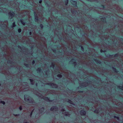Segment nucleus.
<instances>
[{
	"mask_svg": "<svg viewBox=\"0 0 123 123\" xmlns=\"http://www.w3.org/2000/svg\"><path fill=\"white\" fill-rule=\"evenodd\" d=\"M14 13L12 12H11L9 13V14L10 16H11V17H12L14 16Z\"/></svg>",
	"mask_w": 123,
	"mask_h": 123,
	"instance_id": "f257e3e1",
	"label": "nucleus"
},
{
	"mask_svg": "<svg viewBox=\"0 0 123 123\" xmlns=\"http://www.w3.org/2000/svg\"><path fill=\"white\" fill-rule=\"evenodd\" d=\"M57 109V108L56 107H53L50 108V110L51 111H52L54 110L55 111H56Z\"/></svg>",
	"mask_w": 123,
	"mask_h": 123,
	"instance_id": "f03ea898",
	"label": "nucleus"
},
{
	"mask_svg": "<svg viewBox=\"0 0 123 123\" xmlns=\"http://www.w3.org/2000/svg\"><path fill=\"white\" fill-rule=\"evenodd\" d=\"M80 114L82 115H84L86 114V112L83 110L81 111L80 112Z\"/></svg>",
	"mask_w": 123,
	"mask_h": 123,
	"instance_id": "7ed1b4c3",
	"label": "nucleus"
},
{
	"mask_svg": "<svg viewBox=\"0 0 123 123\" xmlns=\"http://www.w3.org/2000/svg\"><path fill=\"white\" fill-rule=\"evenodd\" d=\"M50 85L52 86L53 87L56 88L57 87V85L54 84L53 83H51Z\"/></svg>",
	"mask_w": 123,
	"mask_h": 123,
	"instance_id": "20e7f679",
	"label": "nucleus"
},
{
	"mask_svg": "<svg viewBox=\"0 0 123 123\" xmlns=\"http://www.w3.org/2000/svg\"><path fill=\"white\" fill-rule=\"evenodd\" d=\"M63 114H64L65 116H69V114L68 112H66L64 113H63Z\"/></svg>",
	"mask_w": 123,
	"mask_h": 123,
	"instance_id": "39448f33",
	"label": "nucleus"
},
{
	"mask_svg": "<svg viewBox=\"0 0 123 123\" xmlns=\"http://www.w3.org/2000/svg\"><path fill=\"white\" fill-rule=\"evenodd\" d=\"M27 96L26 95V96H24V97H25V98H24L25 100L26 101L27 100V101H28V100H29V98H28V99H26V98Z\"/></svg>",
	"mask_w": 123,
	"mask_h": 123,
	"instance_id": "423d86ee",
	"label": "nucleus"
},
{
	"mask_svg": "<svg viewBox=\"0 0 123 123\" xmlns=\"http://www.w3.org/2000/svg\"><path fill=\"white\" fill-rule=\"evenodd\" d=\"M44 99L47 101H49V99L47 97H45L44 98Z\"/></svg>",
	"mask_w": 123,
	"mask_h": 123,
	"instance_id": "0eeeda50",
	"label": "nucleus"
},
{
	"mask_svg": "<svg viewBox=\"0 0 123 123\" xmlns=\"http://www.w3.org/2000/svg\"><path fill=\"white\" fill-rule=\"evenodd\" d=\"M118 88H119L120 89H121L122 90H123V86H119L118 87Z\"/></svg>",
	"mask_w": 123,
	"mask_h": 123,
	"instance_id": "6e6552de",
	"label": "nucleus"
},
{
	"mask_svg": "<svg viewBox=\"0 0 123 123\" xmlns=\"http://www.w3.org/2000/svg\"><path fill=\"white\" fill-rule=\"evenodd\" d=\"M21 22L22 23V24L24 25H25V23L23 22V21L22 20H21Z\"/></svg>",
	"mask_w": 123,
	"mask_h": 123,
	"instance_id": "1a4fd4ad",
	"label": "nucleus"
},
{
	"mask_svg": "<svg viewBox=\"0 0 123 123\" xmlns=\"http://www.w3.org/2000/svg\"><path fill=\"white\" fill-rule=\"evenodd\" d=\"M41 71V69L40 68H38L37 69V71L40 72Z\"/></svg>",
	"mask_w": 123,
	"mask_h": 123,
	"instance_id": "9d476101",
	"label": "nucleus"
},
{
	"mask_svg": "<svg viewBox=\"0 0 123 123\" xmlns=\"http://www.w3.org/2000/svg\"><path fill=\"white\" fill-rule=\"evenodd\" d=\"M57 77L60 78L62 76V75L61 74H58L57 75Z\"/></svg>",
	"mask_w": 123,
	"mask_h": 123,
	"instance_id": "9b49d317",
	"label": "nucleus"
},
{
	"mask_svg": "<svg viewBox=\"0 0 123 123\" xmlns=\"http://www.w3.org/2000/svg\"><path fill=\"white\" fill-rule=\"evenodd\" d=\"M0 103H2L3 105H4L5 104V102L3 101H1Z\"/></svg>",
	"mask_w": 123,
	"mask_h": 123,
	"instance_id": "f8f14e48",
	"label": "nucleus"
},
{
	"mask_svg": "<svg viewBox=\"0 0 123 123\" xmlns=\"http://www.w3.org/2000/svg\"><path fill=\"white\" fill-rule=\"evenodd\" d=\"M18 32H20L21 31V30L20 29H19L18 30Z\"/></svg>",
	"mask_w": 123,
	"mask_h": 123,
	"instance_id": "ddd939ff",
	"label": "nucleus"
},
{
	"mask_svg": "<svg viewBox=\"0 0 123 123\" xmlns=\"http://www.w3.org/2000/svg\"><path fill=\"white\" fill-rule=\"evenodd\" d=\"M15 26V23L14 22H13V27H14Z\"/></svg>",
	"mask_w": 123,
	"mask_h": 123,
	"instance_id": "4468645a",
	"label": "nucleus"
},
{
	"mask_svg": "<svg viewBox=\"0 0 123 123\" xmlns=\"http://www.w3.org/2000/svg\"><path fill=\"white\" fill-rule=\"evenodd\" d=\"M69 103H70L72 104H73L72 103H73V102L71 101H70V100H69Z\"/></svg>",
	"mask_w": 123,
	"mask_h": 123,
	"instance_id": "2eb2a0df",
	"label": "nucleus"
},
{
	"mask_svg": "<svg viewBox=\"0 0 123 123\" xmlns=\"http://www.w3.org/2000/svg\"><path fill=\"white\" fill-rule=\"evenodd\" d=\"M30 81H31V84H33V83H32V81H33V80H31V79H30Z\"/></svg>",
	"mask_w": 123,
	"mask_h": 123,
	"instance_id": "dca6fc26",
	"label": "nucleus"
},
{
	"mask_svg": "<svg viewBox=\"0 0 123 123\" xmlns=\"http://www.w3.org/2000/svg\"><path fill=\"white\" fill-rule=\"evenodd\" d=\"M96 113H98V111L97 110H95L94 111Z\"/></svg>",
	"mask_w": 123,
	"mask_h": 123,
	"instance_id": "f3484780",
	"label": "nucleus"
},
{
	"mask_svg": "<svg viewBox=\"0 0 123 123\" xmlns=\"http://www.w3.org/2000/svg\"><path fill=\"white\" fill-rule=\"evenodd\" d=\"M19 109H20V110L21 111L22 110V107H21V106H20L19 108Z\"/></svg>",
	"mask_w": 123,
	"mask_h": 123,
	"instance_id": "a211bd4d",
	"label": "nucleus"
},
{
	"mask_svg": "<svg viewBox=\"0 0 123 123\" xmlns=\"http://www.w3.org/2000/svg\"><path fill=\"white\" fill-rule=\"evenodd\" d=\"M40 27L41 28H42L43 27V26L42 25H40Z\"/></svg>",
	"mask_w": 123,
	"mask_h": 123,
	"instance_id": "6ab92c4d",
	"label": "nucleus"
},
{
	"mask_svg": "<svg viewBox=\"0 0 123 123\" xmlns=\"http://www.w3.org/2000/svg\"><path fill=\"white\" fill-rule=\"evenodd\" d=\"M113 69L114 71H115V72H117V71H116V69L115 68H114V69L113 68Z\"/></svg>",
	"mask_w": 123,
	"mask_h": 123,
	"instance_id": "aec40b11",
	"label": "nucleus"
},
{
	"mask_svg": "<svg viewBox=\"0 0 123 123\" xmlns=\"http://www.w3.org/2000/svg\"><path fill=\"white\" fill-rule=\"evenodd\" d=\"M35 20H36V21H37L38 20V18L37 17L36 18H35Z\"/></svg>",
	"mask_w": 123,
	"mask_h": 123,
	"instance_id": "412c9836",
	"label": "nucleus"
},
{
	"mask_svg": "<svg viewBox=\"0 0 123 123\" xmlns=\"http://www.w3.org/2000/svg\"><path fill=\"white\" fill-rule=\"evenodd\" d=\"M35 63V61H33L32 62V64H33Z\"/></svg>",
	"mask_w": 123,
	"mask_h": 123,
	"instance_id": "4be33fe9",
	"label": "nucleus"
},
{
	"mask_svg": "<svg viewBox=\"0 0 123 123\" xmlns=\"http://www.w3.org/2000/svg\"><path fill=\"white\" fill-rule=\"evenodd\" d=\"M42 2V0H40V1H39V3H41Z\"/></svg>",
	"mask_w": 123,
	"mask_h": 123,
	"instance_id": "5701e85b",
	"label": "nucleus"
},
{
	"mask_svg": "<svg viewBox=\"0 0 123 123\" xmlns=\"http://www.w3.org/2000/svg\"><path fill=\"white\" fill-rule=\"evenodd\" d=\"M62 111H64V109H62Z\"/></svg>",
	"mask_w": 123,
	"mask_h": 123,
	"instance_id": "b1692460",
	"label": "nucleus"
},
{
	"mask_svg": "<svg viewBox=\"0 0 123 123\" xmlns=\"http://www.w3.org/2000/svg\"><path fill=\"white\" fill-rule=\"evenodd\" d=\"M100 52H103V50L102 49L101 50Z\"/></svg>",
	"mask_w": 123,
	"mask_h": 123,
	"instance_id": "393cba45",
	"label": "nucleus"
},
{
	"mask_svg": "<svg viewBox=\"0 0 123 123\" xmlns=\"http://www.w3.org/2000/svg\"><path fill=\"white\" fill-rule=\"evenodd\" d=\"M41 109H42V110H44V108H41Z\"/></svg>",
	"mask_w": 123,
	"mask_h": 123,
	"instance_id": "a878e982",
	"label": "nucleus"
},
{
	"mask_svg": "<svg viewBox=\"0 0 123 123\" xmlns=\"http://www.w3.org/2000/svg\"><path fill=\"white\" fill-rule=\"evenodd\" d=\"M32 112H31V115H32Z\"/></svg>",
	"mask_w": 123,
	"mask_h": 123,
	"instance_id": "bb28decb",
	"label": "nucleus"
},
{
	"mask_svg": "<svg viewBox=\"0 0 123 123\" xmlns=\"http://www.w3.org/2000/svg\"><path fill=\"white\" fill-rule=\"evenodd\" d=\"M117 120H119V118H118V117H117Z\"/></svg>",
	"mask_w": 123,
	"mask_h": 123,
	"instance_id": "cd10ccee",
	"label": "nucleus"
},
{
	"mask_svg": "<svg viewBox=\"0 0 123 123\" xmlns=\"http://www.w3.org/2000/svg\"><path fill=\"white\" fill-rule=\"evenodd\" d=\"M81 48H82V50H83V48H82V47H81Z\"/></svg>",
	"mask_w": 123,
	"mask_h": 123,
	"instance_id": "c85d7f7f",
	"label": "nucleus"
},
{
	"mask_svg": "<svg viewBox=\"0 0 123 123\" xmlns=\"http://www.w3.org/2000/svg\"><path fill=\"white\" fill-rule=\"evenodd\" d=\"M30 34L31 35V32H30Z\"/></svg>",
	"mask_w": 123,
	"mask_h": 123,
	"instance_id": "c756f323",
	"label": "nucleus"
},
{
	"mask_svg": "<svg viewBox=\"0 0 123 123\" xmlns=\"http://www.w3.org/2000/svg\"><path fill=\"white\" fill-rule=\"evenodd\" d=\"M24 123H27L26 122H24Z\"/></svg>",
	"mask_w": 123,
	"mask_h": 123,
	"instance_id": "7c9ffc66",
	"label": "nucleus"
}]
</instances>
